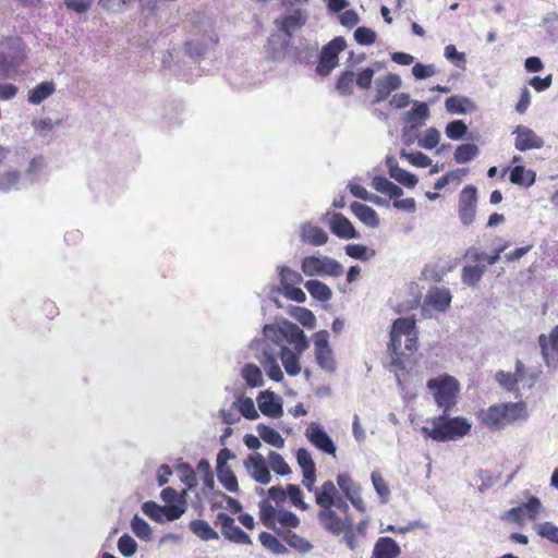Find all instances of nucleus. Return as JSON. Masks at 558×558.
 <instances>
[{"label":"nucleus","mask_w":558,"mask_h":558,"mask_svg":"<svg viewBox=\"0 0 558 558\" xmlns=\"http://www.w3.org/2000/svg\"><path fill=\"white\" fill-rule=\"evenodd\" d=\"M314 355L318 366L327 373H333L337 368L333 351L329 344L327 330H319L313 336Z\"/></svg>","instance_id":"nucleus-8"},{"label":"nucleus","mask_w":558,"mask_h":558,"mask_svg":"<svg viewBox=\"0 0 558 558\" xmlns=\"http://www.w3.org/2000/svg\"><path fill=\"white\" fill-rule=\"evenodd\" d=\"M256 430L258 433V436L265 442H267L278 449H281L284 447V439L276 429L260 423L256 426Z\"/></svg>","instance_id":"nucleus-42"},{"label":"nucleus","mask_w":558,"mask_h":558,"mask_svg":"<svg viewBox=\"0 0 558 558\" xmlns=\"http://www.w3.org/2000/svg\"><path fill=\"white\" fill-rule=\"evenodd\" d=\"M339 497L341 495L331 481L324 482L319 488L315 489V500L320 508L332 507Z\"/></svg>","instance_id":"nucleus-29"},{"label":"nucleus","mask_w":558,"mask_h":558,"mask_svg":"<svg viewBox=\"0 0 558 558\" xmlns=\"http://www.w3.org/2000/svg\"><path fill=\"white\" fill-rule=\"evenodd\" d=\"M307 19L308 13L306 9H292L282 16L279 28L287 37H292V33L301 28L306 23Z\"/></svg>","instance_id":"nucleus-23"},{"label":"nucleus","mask_w":558,"mask_h":558,"mask_svg":"<svg viewBox=\"0 0 558 558\" xmlns=\"http://www.w3.org/2000/svg\"><path fill=\"white\" fill-rule=\"evenodd\" d=\"M25 58L24 43L21 38H7L0 43V80H12Z\"/></svg>","instance_id":"nucleus-4"},{"label":"nucleus","mask_w":558,"mask_h":558,"mask_svg":"<svg viewBox=\"0 0 558 558\" xmlns=\"http://www.w3.org/2000/svg\"><path fill=\"white\" fill-rule=\"evenodd\" d=\"M318 45L308 41L301 43V47L293 49V58L300 63H307L317 52Z\"/></svg>","instance_id":"nucleus-51"},{"label":"nucleus","mask_w":558,"mask_h":558,"mask_svg":"<svg viewBox=\"0 0 558 558\" xmlns=\"http://www.w3.org/2000/svg\"><path fill=\"white\" fill-rule=\"evenodd\" d=\"M131 529L133 533L141 539L148 542L151 539L150 525L141 517L134 515L131 520Z\"/></svg>","instance_id":"nucleus-54"},{"label":"nucleus","mask_w":558,"mask_h":558,"mask_svg":"<svg viewBox=\"0 0 558 558\" xmlns=\"http://www.w3.org/2000/svg\"><path fill=\"white\" fill-rule=\"evenodd\" d=\"M478 155V147L475 144H462L456 148L454 160L458 163H465Z\"/></svg>","instance_id":"nucleus-52"},{"label":"nucleus","mask_w":558,"mask_h":558,"mask_svg":"<svg viewBox=\"0 0 558 558\" xmlns=\"http://www.w3.org/2000/svg\"><path fill=\"white\" fill-rule=\"evenodd\" d=\"M181 104H171L170 106L163 109L162 114V124L163 126L170 129L181 123L180 116L182 113Z\"/></svg>","instance_id":"nucleus-49"},{"label":"nucleus","mask_w":558,"mask_h":558,"mask_svg":"<svg viewBox=\"0 0 558 558\" xmlns=\"http://www.w3.org/2000/svg\"><path fill=\"white\" fill-rule=\"evenodd\" d=\"M251 348L256 350L255 357L264 367L267 376L275 381H281L283 373L277 362V354L265 348V343L259 340L252 341Z\"/></svg>","instance_id":"nucleus-9"},{"label":"nucleus","mask_w":558,"mask_h":558,"mask_svg":"<svg viewBox=\"0 0 558 558\" xmlns=\"http://www.w3.org/2000/svg\"><path fill=\"white\" fill-rule=\"evenodd\" d=\"M351 210L354 216L369 228H377L379 226V217L375 209L365 204L354 202L351 204Z\"/></svg>","instance_id":"nucleus-32"},{"label":"nucleus","mask_w":558,"mask_h":558,"mask_svg":"<svg viewBox=\"0 0 558 558\" xmlns=\"http://www.w3.org/2000/svg\"><path fill=\"white\" fill-rule=\"evenodd\" d=\"M263 341L265 345L272 343L279 348V357L286 372L296 376L301 372L300 356L310 347L304 331L295 324L287 320H276L263 327Z\"/></svg>","instance_id":"nucleus-1"},{"label":"nucleus","mask_w":558,"mask_h":558,"mask_svg":"<svg viewBox=\"0 0 558 558\" xmlns=\"http://www.w3.org/2000/svg\"><path fill=\"white\" fill-rule=\"evenodd\" d=\"M355 74L353 71H343L337 80L336 90L342 96L352 95Z\"/></svg>","instance_id":"nucleus-50"},{"label":"nucleus","mask_w":558,"mask_h":558,"mask_svg":"<svg viewBox=\"0 0 558 558\" xmlns=\"http://www.w3.org/2000/svg\"><path fill=\"white\" fill-rule=\"evenodd\" d=\"M512 134L515 136L514 147L519 151L529 149H538L544 146V140L538 136L532 129L525 125H518Z\"/></svg>","instance_id":"nucleus-17"},{"label":"nucleus","mask_w":558,"mask_h":558,"mask_svg":"<svg viewBox=\"0 0 558 558\" xmlns=\"http://www.w3.org/2000/svg\"><path fill=\"white\" fill-rule=\"evenodd\" d=\"M401 158L408 160L410 163L416 167L426 168L432 165V159L421 151L409 153L404 149L400 151Z\"/></svg>","instance_id":"nucleus-59"},{"label":"nucleus","mask_w":558,"mask_h":558,"mask_svg":"<svg viewBox=\"0 0 558 558\" xmlns=\"http://www.w3.org/2000/svg\"><path fill=\"white\" fill-rule=\"evenodd\" d=\"M296 461L299 466L302 469V473H312L313 471H316L315 462L307 449L300 448L296 451Z\"/></svg>","instance_id":"nucleus-64"},{"label":"nucleus","mask_w":558,"mask_h":558,"mask_svg":"<svg viewBox=\"0 0 558 558\" xmlns=\"http://www.w3.org/2000/svg\"><path fill=\"white\" fill-rule=\"evenodd\" d=\"M468 132V126L462 120H454L446 125L445 134L448 138L457 141L462 138Z\"/></svg>","instance_id":"nucleus-58"},{"label":"nucleus","mask_w":558,"mask_h":558,"mask_svg":"<svg viewBox=\"0 0 558 558\" xmlns=\"http://www.w3.org/2000/svg\"><path fill=\"white\" fill-rule=\"evenodd\" d=\"M304 286L308 293L317 301L328 302L332 296L331 289L326 283L319 280H307Z\"/></svg>","instance_id":"nucleus-36"},{"label":"nucleus","mask_w":558,"mask_h":558,"mask_svg":"<svg viewBox=\"0 0 558 558\" xmlns=\"http://www.w3.org/2000/svg\"><path fill=\"white\" fill-rule=\"evenodd\" d=\"M536 173L531 169H525L523 166H515L510 172V181L513 184L529 187L534 184Z\"/></svg>","instance_id":"nucleus-37"},{"label":"nucleus","mask_w":558,"mask_h":558,"mask_svg":"<svg viewBox=\"0 0 558 558\" xmlns=\"http://www.w3.org/2000/svg\"><path fill=\"white\" fill-rule=\"evenodd\" d=\"M537 534L551 543L558 545V526L551 522L537 523L535 525Z\"/></svg>","instance_id":"nucleus-60"},{"label":"nucleus","mask_w":558,"mask_h":558,"mask_svg":"<svg viewBox=\"0 0 558 558\" xmlns=\"http://www.w3.org/2000/svg\"><path fill=\"white\" fill-rule=\"evenodd\" d=\"M538 344L544 362L548 368L557 369L558 367V325L551 330L549 336L541 335Z\"/></svg>","instance_id":"nucleus-11"},{"label":"nucleus","mask_w":558,"mask_h":558,"mask_svg":"<svg viewBox=\"0 0 558 558\" xmlns=\"http://www.w3.org/2000/svg\"><path fill=\"white\" fill-rule=\"evenodd\" d=\"M44 167L45 160L43 157H35L31 160L25 174H23L24 179L27 180V186H31L38 180L39 172L43 170Z\"/></svg>","instance_id":"nucleus-57"},{"label":"nucleus","mask_w":558,"mask_h":558,"mask_svg":"<svg viewBox=\"0 0 558 558\" xmlns=\"http://www.w3.org/2000/svg\"><path fill=\"white\" fill-rule=\"evenodd\" d=\"M464 260L465 265L461 274L462 282L469 287H476L487 269L486 262L483 259L473 260L472 258H464Z\"/></svg>","instance_id":"nucleus-21"},{"label":"nucleus","mask_w":558,"mask_h":558,"mask_svg":"<svg viewBox=\"0 0 558 558\" xmlns=\"http://www.w3.org/2000/svg\"><path fill=\"white\" fill-rule=\"evenodd\" d=\"M477 191L473 185L465 186L459 197V217L463 225L474 221L476 213Z\"/></svg>","instance_id":"nucleus-13"},{"label":"nucleus","mask_w":558,"mask_h":558,"mask_svg":"<svg viewBox=\"0 0 558 558\" xmlns=\"http://www.w3.org/2000/svg\"><path fill=\"white\" fill-rule=\"evenodd\" d=\"M27 180L15 169L7 170L0 173V192L9 193L26 189Z\"/></svg>","instance_id":"nucleus-25"},{"label":"nucleus","mask_w":558,"mask_h":558,"mask_svg":"<svg viewBox=\"0 0 558 558\" xmlns=\"http://www.w3.org/2000/svg\"><path fill=\"white\" fill-rule=\"evenodd\" d=\"M56 90V86L52 82H41L28 92V101L32 105H39Z\"/></svg>","instance_id":"nucleus-39"},{"label":"nucleus","mask_w":558,"mask_h":558,"mask_svg":"<svg viewBox=\"0 0 558 558\" xmlns=\"http://www.w3.org/2000/svg\"><path fill=\"white\" fill-rule=\"evenodd\" d=\"M440 140V133L435 128H429L425 131L424 135L418 138V146L425 149L435 148Z\"/></svg>","instance_id":"nucleus-61"},{"label":"nucleus","mask_w":558,"mask_h":558,"mask_svg":"<svg viewBox=\"0 0 558 558\" xmlns=\"http://www.w3.org/2000/svg\"><path fill=\"white\" fill-rule=\"evenodd\" d=\"M233 408L239 411L240 416L243 415L247 420H256L259 416L253 400L248 397L238 396Z\"/></svg>","instance_id":"nucleus-43"},{"label":"nucleus","mask_w":558,"mask_h":558,"mask_svg":"<svg viewBox=\"0 0 558 558\" xmlns=\"http://www.w3.org/2000/svg\"><path fill=\"white\" fill-rule=\"evenodd\" d=\"M118 549L124 557H131L137 551V543L125 533L118 539Z\"/></svg>","instance_id":"nucleus-62"},{"label":"nucleus","mask_w":558,"mask_h":558,"mask_svg":"<svg viewBox=\"0 0 558 558\" xmlns=\"http://www.w3.org/2000/svg\"><path fill=\"white\" fill-rule=\"evenodd\" d=\"M305 436L308 441L320 451L335 456L337 447L325 429L317 423H311Z\"/></svg>","instance_id":"nucleus-15"},{"label":"nucleus","mask_w":558,"mask_h":558,"mask_svg":"<svg viewBox=\"0 0 558 558\" xmlns=\"http://www.w3.org/2000/svg\"><path fill=\"white\" fill-rule=\"evenodd\" d=\"M143 512L151 520L163 523L165 522V510L163 507L157 505L154 501H146L142 506Z\"/></svg>","instance_id":"nucleus-63"},{"label":"nucleus","mask_w":558,"mask_h":558,"mask_svg":"<svg viewBox=\"0 0 558 558\" xmlns=\"http://www.w3.org/2000/svg\"><path fill=\"white\" fill-rule=\"evenodd\" d=\"M317 519L320 525L332 535H340L349 525L351 520L349 518L339 517L332 507L320 508L317 513Z\"/></svg>","instance_id":"nucleus-12"},{"label":"nucleus","mask_w":558,"mask_h":558,"mask_svg":"<svg viewBox=\"0 0 558 558\" xmlns=\"http://www.w3.org/2000/svg\"><path fill=\"white\" fill-rule=\"evenodd\" d=\"M217 477L223 487L231 492L236 493L239 490L238 480L230 466L216 468Z\"/></svg>","instance_id":"nucleus-47"},{"label":"nucleus","mask_w":558,"mask_h":558,"mask_svg":"<svg viewBox=\"0 0 558 558\" xmlns=\"http://www.w3.org/2000/svg\"><path fill=\"white\" fill-rule=\"evenodd\" d=\"M268 462L271 470L279 475L286 476L291 473V469L284 461L283 457L276 451L269 452Z\"/></svg>","instance_id":"nucleus-56"},{"label":"nucleus","mask_w":558,"mask_h":558,"mask_svg":"<svg viewBox=\"0 0 558 558\" xmlns=\"http://www.w3.org/2000/svg\"><path fill=\"white\" fill-rule=\"evenodd\" d=\"M242 377L251 388L262 387L264 385L263 373L258 366L248 363L242 368Z\"/></svg>","instance_id":"nucleus-45"},{"label":"nucleus","mask_w":558,"mask_h":558,"mask_svg":"<svg viewBox=\"0 0 558 558\" xmlns=\"http://www.w3.org/2000/svg\"><path fill=\"white\" fill-rule=\"evenodd\" d=\"M213 37L208 36L203 39H192L185 44V50L191 58H199L207 49L215 45Z\"/></svg>","instance_id":"nucleus-41"},{"label":"nucleus","mask_w":558,"mask_h":558,"mask_svg":"<svg viewBox=\"0 0 558 558\" xmlns=\"http://www.w3.org/2000/svg\"><path fill=\"white\" fill-rule=\"evenodd\" d=\"M401 554L398 543L388 536L379 537L373 548L372 558H397Z\"/></svg>","instance_id":"nucleus-28"},{"label":"nucleus","mask_w":558,"mask_h":558,"mask_svg":"<svg viewBox=\"0 0 558 558\" xmlns=\"http://www.w3.org/2000/svg\"><path fill=\"white\" fill-rule=\"evenodd\" d=\"M451 302V295L447 289H435L429 291L426 295L425 303L433 306L435 310L444 312Z\"/></svg>","instance_id":"nucleus-35"},{"label":"nucleus","mask_w":558,"mask_h":558,"mask_svg":"<svg viewBox=\"0 0 558 558\" xmlns=\"http://www.w3.org/2000/svg\"><path fill=\"white\" fill-rule=\"evenodd\" d=\"M347 47L345 39L341 36L333 38L322 49L316 72L320 76L329 75L339 64V53Z\"/></svg>","instance_id":"nucleus-7"},{"label":"nucleus","mask_w":558,"mask_h":558,"mask_svg":"<svg viewBox=\"0 0 558 558\" xmlns=\"http://www.w3.org/2000/svg\"><path fill=\"white\" fill-rule=\"evenodd\" d=\"M463 258H472L473 260L483 259L486 262L487 266H490L499 260L500 253L495 248L492 254H487L481 247L473 245L465 251Z\"/></svg>","instance_id":"nucleus-44"},{"label":"nucleus","mask_w":558,"mask_h":558,"mask_svg":"<svg viewBox=\"0 0 558 558\" xmlns=\"http://www.w3.org/2000/svg\"><path fill=\"white\" fill-rule=\"evenodd\" d=\"M259 509V515L263 524L267 529H271L277 532L279 530L276 527L278 510H276L268 501H262Z\"/></svg>","instance_id":"nucleus-48"},{"label":"nucleus","mask_w":558,"mask_h":558,"mask_svg":"<svg viewBox=\"0 0 558 558\" xmlns=\"http://www.w3.org/2000/svg\"><path fill=\"white\" fill-rule=\"evenodd\" d=\"M258 537L262 545L269 549L271 553L276 555H283L287 553V547L272 534L268 532H262Z\"/></svg>","instance_id":"nucleus-53"},{"label":"nucleus","mask_w":558,"mask_h":558,"mask_svg":"<svg viewBox=\"0 0 558 558\" xmlns=\"http://www.w3.org/2000/svg\"><path fill=\"white\" fill-rule=\"evenodd\" d=\"M276 533L281 536L290 547L296 549L300 553H308L313 547L308 541L292 533L290 530L284 531L279 529Z\"/></svg>","instance_id":"nucleus-38"},{"label":"nucleus","mask_w":558,"mask_h":558,"mask_svg":"<svg viewBox=\"0 0 558 558\" xmlns=\"http://www.w3.org/2000/svg\"><path fill=\"white\" fill-rule=\"evenodd\" d=\"M302 272L307 277L329 276L340 277L343 275V266L336 259L328 256H306L301 260Z\"/></svg>","instance_id":"nucleus-6"},{"label":"nucleus","mask_w":558,"mask_h":558,"mask_svg":"<svg viewBox=\"0 0 558 558\" xmlns=\"http://www.w3.org/2000/svg\"><path fill=\"white\" fill-rule=\"evenodd\" d=\"M386 166L389 175L405 187L413 189L417 184V178L400 168L395 157L387 156Z\"/></svg>","instance_id":"nucleus-26"},{"label":"nucleus","mask_w":558,"mask_h":558,"mask_svg":"<svg viewBox=\"0 0 558 558\" xmlns=\"http://www.w3.org/2000/svg\"><path fill=\"white\" fill-rule=\"evenodd\" d=\"M244 468L250 476L259 484H268L271 481L270 472L266 465L265 458L256 452L244 460Z\"/></svg>","instance_id":"nucleus-16"},{"label":"nucleus","mask_w":558,"mask_h":558,"mask_svg":"<svg viewBox=\"0 0 558 558\" xmlns=\"http://www.w3.org/2000/svg\"><path fill=\"white\" fill-rule=\"evenodd\" d=\"M506 424H513L515 422H523L529 417L526 404L520 402H506L502 403Z\"/></svg>","instance_id":"nucleus-34"},{"label":"nucleus","mask_w":558,"mask_h":558,"mask_svg":"<svg viewBox=\"0 0 558 558\" xmlns=\"http://www.w3.org/2000/svg\"><path fill=\"white\" fill-rule=\"evenodd\" d=\"M478 417L485 426L492 429H502L507 426L502 403L482 410Z\"/></svg>","instance_id":"nucleus-24"},{"label":"nucleus","mask_w":558,"mask_h":558,"mask_svg":"<svg viewBox=\"0 0 558 558\" xmlns=\"http://www.w3.org/2000/svg\"><path fill=\"white\" fill-rule=\"evenodd\" d=\"M279 287L276 289H282L290 286H298L303 282V277L296 270L291 269L288 266H278Z\"/></svg>","instance_id":"nucleus-40"},{"label":"nucleus","mask_w":558,"mask_h":558,"mask_svg":"<svg viewBox=\"0 0 558 558\" xmlns=\"http://www.w3.org/2000/svg\"><path fill=\"white\" fill-rule=\"evenodd\" d=\"M330 231L340 239H359L360 233L356 232L351 221L340 213L327 211L323 216Z\"/></svg>","instance_id":"nucleus-10"},{"label":"nucleus","mask_w":558,"mask_h":558,"mask_svg":"<svg viewBox=\"0 0 558 558\" xmlns=\"http://www.w3.org/2000/svg\"><path fill=\"white\" fill-rule=\"evenodd\" d=\"M430 426H423L421 432L426 438L444 442L454 440L468 435L471 430V423L462 416L450 417L448 412L433 417L429 421Z\"/></svg>","instance_id":"nucleus-2"},{"label":"nucleus","mask_w":558,"mask_h":558,"mask_svg":"<svg viewBox=\"0 0 558 558\" xmlns=\"http://www.w3.org/2000/svg\"><path fill=\"white\" fill-rule=\"evenodd\" d=\"M401 84V77L395 73L378 77L375 81V98L373 102L376 104L386 100L392 92L400 88Z\"/></svg>","instance_id":"nucleus-22"},{"label":"nucleus","mask_w":558,"mask_h":558,"mask_svg":"<svg viewBox=\"0 0 558 558\" xmlns=\"http://www.w3.org/2000/svg\"><path fill=\"white\" fill-rule=\"evenodd\" d=\"M257 403L260 412L269 417L278 418L283 414L282 400L272 391L259 392Z\"/></svg>","instance_id":"nucleus-20"},{"label":"nucleus","mask_w":558,"mask_h":558,"mask_svg":"<svg viewBox=\"0 0 558 558\" xmlns=\"http://www.w3.org/2000/svg\"><path fill=\"white\" fill-rule=\"evenodd\" d=\"M373 486L380 497L383 504H386L390 496V489L384 477L378 471H373L371 474Z\"/></svg>","instance_id":"nucleus-55"},{"label":"nucleus","mask_w":558,"mask_h":558,"mask_svg":"<svg viewBox=\"0 0 558 558\" xmlns=\"http://www.w3.org/2000/svg\"><path fill=\"white\" fill-rule=\"evenodd\" d=\"M393 355L392 363L400 366V356L411 355L417 348V331L415 320L401 317L393 322L388 345Z\"/></svg>","instance_id":"nucleus-3"},{"label":"nucleus","mask_w":558,"mask_h":558,"mask_svg":"<svg viewBox=\"0 0 558 558\" xmlns=\"http://www.w3.org/2000/svg\"><path fill=\"white\" fill-rule=\"evenodd\" d=\"M337 485L356 510L365 512L366 507L361 497V487L348 473H341L337 476Z\"/></svg>","instance_id":"nucleus-14"},{"label":"nucleus","mask_w":558,"mask_h":558,"mask_svg":"<svg viewBox=\"0 0 558 558\" xmlns=\"http://www.w3.org/2000/svg\"><path fill=\"white\" fill-rule=\"evenodd\" d=\"M300 239L312 246H323L328 242L327 232L312 221H305L300 226Z\"/></svg>","instance_id":"nucleus-19"},{"label":"nucleus","mask_w":558,"mask_h":558,"mask_svg":"<svg viewBox=\"0 0 558 558\" xmlns=\"http://www.w3.org/2000/svg\"><path fill=\"white\" fill-rule=\"evenodd\" d=\"M427 388L433 392L436 404L448 412L457 404L460 390L459 381L450 375H441L430 378Z\"/></svg>","instance_id":"nucleus-5"},{"label":"nucleus","mask_w":558,"mask_h":558,"mask_svg":"<svg viewBox=\"0 0 558 558\" xmlns=\"http://www.w3.org/2000/svg\"><path fill=\"white\" fill-rule=\"evenodd\" d=\"M221 525L222 535L229 541L238 544H251L250 536L234 523V519L225 512L217 515V522Z\"/></svg>","instance_id":"nucleus-18"},{"label":"nucleus","mask_w":558,"mask_h":558,"mask_svg":"<svg viewBox=\"0 0 558 558\" xmlns=\"http://www.w3.org/2000/svg\"><path fill=\"white\" fill-rule=\"evenodd\" d=\"M445 108L451 114H464L474 111L476 106L470 98L454 95L446 99Z\"/></svg>","instance_id":"nucleus-33"},{"label":"nucleus","mask_w":558,"mask_h":558,"mask_svg":"<svg viewBox=\"0 0 558 558\" xmlns=\"http://www.w3.org/2000/svg\"><path fill=\"white\" fill-rule=\"evenodd\" d=\"M429 117L427 104L422 101H413L412 109L403 114V121L409 124L410 130H416L422 126Z\"/></svg>","instance_id":"nucleus-27"},{"label":"nucleus","mask_w":558,"mask_h":558,"mask_svg":"<svg viewBox=\"0 0 558 558\" xmlns=\"http://www.w3.org/2000/svg\"><path fill=\"white\" fill-rule=\"evenodd\" d=\"M526 373V367L521 361L515 362V372L514 374L506 373L504 371H499L496 374L497 381L508 390H514L517 384L519 381H524V374Z\"/></svg>","instance_id":"nucleus-31"},{"label":"nucleus","mask_w":558,"mask_h":558,"mask_svg":"<svg viewBox=\"0 0 558 558\" xmlns=\"http://www.w3.org/2000/svg\"><path fill=\"white\" fill-rule=\"evenodd\" d=\"M191 531L203 541L218 539V533L204 520H193L190 523Z\"/></svg>","instance_id":"nucleus-46"},{"label":"nucleus","mask_w":558,"mask_h":558,"mask_svg":"<svg viewBox=\"0 0 558 558\" xmlns=\"http://www.w3.org/2000/svg\"><path fill=\"white\" fill-rule=\"evenodd\" d=\"M290 39L291 37H287L286 34H275L268 39V53L272 60L284 59L290 53Z\"/></svg>","instance_id":"nucleus-30"}]
</instances>
